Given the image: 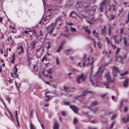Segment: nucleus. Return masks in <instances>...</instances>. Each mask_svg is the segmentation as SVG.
Masks as SVG:
<instances>
[{
  "instance_id": "obj_1",
  "label": "nucleus",
  "mask_w": 129,
  "mask_h": 129,
  "mask_svg": "<svg viewBox=\"0 0 129 129\" xmlns=\"http://www.w3.org/2000/svg\"><path fill=\"white\" fill-rule=\"evenodd\" d=\"M92 67L91 69V71L90 73V76L89 78V80L93 86H94V85L97 86V83L98 82V79H100L101 78L100 76H101V74L102 72V71H101V70L102 69V67L101 66L99 68L98 72L97 73H96L95 75L93 74V72L92 70Z\"/></svg>"
},
{
  "instance_id": "obj_2",
  "label": "nucleus",
  "mask_w": 129,
  "mask_h": 129,
  "mask_svg": "<svg viewBox=\"0 0 129 129\" xmlns=\"http://www.w3.org/2000/svg\"><path fill=\"white\" fill-rule=\"evenodd\" d=\"M83 60L84 61L83 63V67H84L86 65L90 64L91 65L94 61V59L90 56L86 57V56L85 55Z\"/></svg>"
},
{
  "instance_id": "obj_3",
  "label": "nucleus",
  "mask_w": 129,
  "mask_h": 129,
  "mask_svg": "<svg viewBox=\"0 0 129 129\" xmlns=\"http://www.w3.org/2000/svg\"><path fill=\"white\" fill-rule=\"evenodd\" d=\"M110 0H106L104 1H103L101 4V6L100 7V11L101 12L103 11V7L105 5L106 10H108L109 11H110L111 7L110 6Z\"/></svg>"
},
{
  "instance_id": "obj_4",
  "label": "nucleus",
  "mask_w": 129,
  "mask_h": 129,
  "mask_svg": "<svg viewBox=\"0 0 129 129\" xmlns=\"http://www.w3.org/2000/svg\"><path fill=\"white\" fill-rule=\"evenodd\" d=\"M86 79V76L83 74L78 76L76 78V81L77 83H80Z\"/></svg>"
},
{
  "instance_id": "obj_5",
  "label": "nucleus",
  "mask_w": 129,
  "mask_h": 129,
  "mask_svg": "<svg viewBox=\"0 0 129 129\" xmlns=\"http://www.w3.org/2000/svg\"><path fill=\"white\" fill-rule=\"evenodd\" d=\"M56 24L55 23H52L51 25H50L49 27H48L47 28V29L48 30L49 28H50V30L49 31V33L51 34L53 32Z\"/></svg>"
},
{
  "instance_id": "obj_6",
  "label": "nucleus",
  "mask_w": 129,
  "mask_h": 129,
  "mask_svg": "<svg viewBox=\"0 0 129 129\" xmlns=\"http://www.w3.org/2000/svg\"><path fill=\"white\" fill-rule=\"evenodd\" d=\"M89 93H91V92L87 90H85L84 91L83 93L82 94L79 96H78L76 98V99L77 100H79L80 98H83L84 96L86 94Z\"/></svg>"
},
{
  "instance_id": "obj_7",
  "label": "nucleus",
  "mask_w": 129,
  "mask_h": 129,
  "mask_svg": "<svg viewBox=\"0 0 129 129\" xmlns=\"http://www.w3.org/2000/svg\"><path fill=\"white\" fill-rule=\"evenodd\" d=\"M115 42L117 43V44L119 43L121 40V39L119 37H118L117 36H114L113 37Z\"/></svg>"
},
{
  "instance_id": "obj_8",
  "label": "nucleus",
  "mask_w": 129,
  "mask_h": 129,
  "mask_svg": "<svg viewBox=\"0 0 129 129\" xmlns=\"http://www.w3.org/2000/svg\"><path fill=\"white\" fill-rule=\"evenodd\" d=\"M116 59H115V61H118L120 63H122L123 61V59L122 57L120 56H115Z\"/></svg>"
},
{
  "instance_id": "obj_9",
  "label": "nucleus",
  "mask_w": 129,
  "mask_h": 129,
  "mask_svg": "<svg viewBox=\"0 0 129 129\" xmlns=\"http://www.w3.org/2000/svg\"><path fill=\"white\" fill-rule=\"evenodd\" d=\"M113 75L116 76V73L118 72V69L116 67H113Z\"/></svg>"
},
{
  "instance_id": "obj_10",
  "label": "nucleus",
  "mask_w": 129,
  "mask_h": 129,
  "mask_svg": "<svg viewBox=\"0 0 129 129\" xmlns=\"http://www.w3.org/2000/svg\"><path fill=\"white\" fill-rule=\"evenodd\" d=\"M64 42H62L60 43L58 48L57 49L56 52H59L60 51L61 48L64 45Z\"/></svg>"
},
{
  "instance_id": "obj_11",
  "label": "nucleus",
  "mask_w": 129,
  "mask_h": 129,
  "mask_svg": "<svg viewBox=\"0 0 129 129\" xmlns=\"http://www.w3.org/2000/svg\"><path fill=\"white\" fill-rule=\"evenodd\" d=\"M103 53L105 54L108 57H109L110 55L112 53L111 51L110 50L108 52L104 50L103 51Z\"/></svg>"
},
{
  "instance_id": "obj_12",
  "label": "nucleus",
  "mask_w": 129,
  "mask_h": 129,
  "mask_svg": "<svg viewBox=\"0 0 129 129\" xmlns=\"http://www.w3.org/2000/svg\"><path fill=\"white\" fill-rule=\"evenodd\" d=\"M129 80V79H127L123 82V86L124 87H127L128 86V82Z\"/></svg>"
},
{
  "instance_id": "obj_13",
  "label": "nucleus",
  "mask_w": 129,
  "mask_h": 129,
  "mask_svg": "<svg viewBox=\"0 0 129 129\" xmlns=\"http://www.w3.org/2000/svg\"><path fill=\"white\" fill-rule=\"evenodd\" d=\"M17 49L20 51L18 52L19 54H20L21 53H23L24 51L23 48V47L21 46H19L17 48Z\"/></svg>"
},
{
  "instance_id": "obj_14",
  "label": "nucleus",
  "mask_w": 129,
  "mask_h": 129,
  "mask_svg": "<svg viewBox=\"0 0 129 129\" xmlns=\"http://www.w3.org/2000/svg\"><path fill=\"white\" fill-rule=\"evenodd\" d=\"M70 107L76 113L77 112L78 109L76 107L73 105H70Z\"/></svg>"
},
{
  "instance_id": "obj_15",
  "label": "nucleus",
  "mask_w": 129,
  "mask_h": 129,
  "mask_svg": "<svg viewBox=\"0 0 129 129\" xmlns=\"http://www.w3.org/2000/svg\"><path fill=\"white\" fill-rule=\"evenodd\" d=\"M108 30L107 29H106V27L105 26H104V28L102 29V33L105 36L107 32H108Z\"/></svg>"
},
{
  "instance_id": "obj_16",
  "label": "nucleus",
  "mask_w": 129,
  "mask_h": 129,
  "mask_svg": "<svg viewBox=\"0 0 129 129\" xmlns=\"http://www.w3.org/2000/svg\"><path fill=\"white\" fill-rule=\"evenodd\" d=\"M82 28L86 32H87L88 34H90L91 32L90 30L87 28V27H83Z\"/></svg>"
},
{
  "instance_id": "obj_17",
  "label": "nucleus",
  "mask_w": 129,
  "mask_h": 129,
  "mask_svg": "<svg viewBox=\"0 0 129 129\" xmlns=\"http://www.w3.org/2000/svg\"><path fill=\"white\" fill-rule=\"evenodd\" d=\"M36 44V42H33L30 45V48L31 49H34L35 47V45Z\"/></svg>"
},
{
  "instance_id": "obj_18",
  "label": "nucleus",
  "mask_w": 129,
  "mask_h": 129,
  "mask_svg": "<svg viewBox=\"0 0 129 129\" xmlns=\"http://www.w3.org/2000/svg\"><path fill=\"white\" fill-rule=\"evenodd\" d=\"M123 39L124 40V45L126 46H127V45H129V43H127V42L128 40L127 39L126 37H124L123 38Z\"/></svg>"
},
{
  "instance_id": "obj_19",
  "label": "nucleus",
  "mask_w": 129,
  "mask_h": 129,
  "mask_svg": "<svg viewBox=\"0 0 129 129\" xmlns=\"http://www.w3.org/2000/svg\"><path fill=\"white\" fill-rule=\"evenodd\" d=\"M59 126L57 122H55L54 124L53 129H58Z\"/></svg>"
},
{
  "instance_id": "obj_20",
  "label": "nucleus",
  "mask_w": 129,
  "mask_h": 129,
  "mask_svg": "<svg viewBox=\"0 0 129 129\" xmlns=\"http://www.w3.org/2000/svg\"><path fill=\"white\" fill-rule=\"evenodd\" d=\"M106 78L108 81V82H109L111 81L110 79V76L109 75V73L107 74L106 75Z\"/></svg>"
},
{
  "instance_id": "obj_21",
  "label": "nucleus",
  "mask_w": 129,
  "mask_h": 129,
  "mask_svg": "<svg viewBox=\"0 0 129 129\" xmlns=\"http://www.w3.org/2000/svg\"><path fill=\"white\" fill-rule=\"evenodd\" d=\"M129 117L128 116L127 118H122V120L123 121L124 123H125L129 121Z\"/></svg>"
},
{
  "instance_id": "obj_22",
  "label": "nucleus",
  "mask_w": 129,
  "mask_h": 129,
  "mask_svg": "<svg viewBox=\"0 0 129 129\" xmlns=\"http://www.w3.org/2000/svg\"><path fill=\"white\" fill-rule=\"evenodd\" d=\"M106 38L107 40L108 44L109 46H111L112 44L111 42L107 37H106Z\"/></svg>"
},
{
  "instance_id": "obj_23",
  "label": "nucleus",
  "mask_w": 129,
  "mask_h": 129,
  "mask_svg": "<svg viewBox=\"0 0 129 129\" xmlns=\"http://www.w3.org/2000/svg\"><path fill=\"white\" fill-rule=\"evenodd\" d=\"M29 127L30 129H36L35 126L31 123H29Z\"/></svg>"
},
{
  "instance_id": "obj_24",
  "label": "nucleus",
  "mask_w": 129,
  "mask_h": 129,
  "mask_svg": "<svg viewBox=\"0 0 129 129\" xmlns=\"http://www.w3.org/2000/svg\"><path fill=\"white\" fill-rule=\"evenodd\" d=\"M47 73L48 74H51L52 73V71L51 69H49L47 70Z\"/></svg>"
},
{
  "instance_id": "obj_25",
  "label": "nucleus",
  "mask_w": 129,
  "mask_h": 129,
  "mask_svg": "<svg viewBox=\"0 0 129 129\" xmlns=\"http://www.w3.org/2000/svg\"><path fill=\"white\" fill-rule=\"evenodd\" d=\"M92 33L94 35V36L98 38V35L97 33H96L95 32V30H94L93 32H92Z\"/></svg>"
},
{
  "instance_id": "obj_26",
  "label": "nucleus",
  "mask_w": 129,
  "mask_h": 129,
  "mask_svg": "<svg viewBox=\"0 0 129 129\" xmlns=\"http://www.w3.org/2000/svg\"><path fill=\"white\" fill-rule=\"evenodd\" d=\"M97 104V102H94L92 103L91 104V107L93 106H94Z\"/></svg>"
},
{
  "instance_id": "obj_27",
  "label": "nucleus",
  "mask_w": 129,
  "mask_h": 129,
  "mask_svg": "<svg viewBox=\"0 0 129 129\" xmlns=\"http://www.w3.org/2000/svg\"><path fill=\"white\" fill-rule=\"evenodd\" d=\"M78 121V120L76 118H75L74 119L73 121V123L74 124H76Z\"/></svg>"
},
{
  "instance_id": "obj_28",
  "label": "nucleus",
  "mask_w": 129,
  "mask_h": 129,
  "mask_svg": "<svg viewBox=\"0 0 129 129\" xmlns=\"http://www.w3.org/2000/svg\"><path fill=\"white\" fill-rule=\"evenodd\" d=\"M128 73V72L127 71H125L123 73H121L120 74V75L122 76H125Z\"/></svg>"
},
{
  "instance_id": "obj_29",
  "label": "nucleus",
  "mask_w": 129,
  "mask_h": 129,
  "mask_svg": "<svg viewBox=\"0 0 129 129\" xmlns=\"http://www.w3.org/2000/svg\"><path fill=\"white\" fill-rule=\"evenodd\" d=\"M46 46H48L47 47V49H49L50 48V44L49 43H46Z\"/></svg>"
},
{
  "instance_id": "obj_30",
  "label": "nucleus",
  "mask_w": 129,
  "mask_h": 129,
  "mask_svg": "<svg viewBox=\"0 0 129 129\" xmlns=\"http://www.w3.org/2000/svg\"><path fill=\"white\" fill-rule=\"evenodd\" d=\"M64 105H69L70 104V103L66 101H64Z\"/></svg>"
},
{
  "instance_id": "obj_31",
  "label": "nucleus",
  "mask_w": 129,
  "mask_h": 129,
  "mask_svg": "<svg viewBox=\"0 0 129 129\" xmlns=\"http://www.w3.org/2000/svg\"><path fill=\"white\" fill-rule=\"evenodd\" d=\"M15 70L14 71V73L15 74H16V73L17 71L18 70L17 68H16V66L15 67Z\"/></svg>"
},
{
  "instance_id": "obj_32",
  "label": "nucleus",
  "mask_w": 129,
  "mask_h": 129,
  "mask_svg": "<svg viewBox=\"0 0 129 129\" xmlns=\"http://www.w3.org/2000/svg\"><path fill=\"white\" fill-rule=\"evenodd\" d=\"M112 29V27L111 26H110L109 27V35H110V33H111V30Z\"/></svg>"
},
{
  "instance_id": "obj_33",
  "label": "nucleus",
  "mask_w": 129,
  "mask_h": 129,
  "mask_svg": "<svg viewBox=\"0 0 129 129\" xmlns=\"http://www.w3.org/2000/svg\"><path fill=\"white\" fill-rule=\"evenodd\" d=\"M71 30L72 31H74L75 32H76V29L74 27H71Z\"/></svg>"
},
{
  "instance_id": "obj_34",
  "label": "nucleus",
  "mask_w": 129,
  "mask_h": 129,
  "mask_svg": "<svg viewBox=\"0 0 129 129\" xmlns=\"http://www.w3.org/2000/svg\"><path fill=\"white\" fill-rule=\"evenodd\" d=\"M56 61L57 64H59V62L58 58H56Z\"/></svg>"
},
{
  "instance_id": "obj_35",
  "label": "nucleus",
  "mask_w": 129,
  "mask_h": 129,
  "mask_svg": "<svg viewBox=\"0 0 129 129\" xmlns=\"http://www.w3.org/2000/svg\"><path fill=\"white\" fill-rule=\"evenodd\" d=\"M120 49L119 48H118L117 49H116V55L118 54V53L119 52Z\"/></svg>"
},
{
  "instance_id": "obj_36",
  "label": "nucleus",
  "mask_w": 129,
  "mask_h": 129,
  "mask_svg": "<svg viewBox=\"0 0 129 129\" xmlns=\"http://www.w3.org/2000/svg\"><path fill=\"white\" fill-rule=\"evenodd\" d=\"M15 116L16 119H17V110L15 111Z\"/></svg>"
},
{
  "instance_id": "obj_37",
  "label": "nucleus",
  "mask_w": 129,
  "mask_h": 129,
  "mask_svg": "<svg viewBox=\"0 0 129 129\" xmlns=\"http://www.w3.org/2000/svg\"><path fill=\"white\" fill-rule=\"evenodd\" d=\"M63 88L64 90V91L65 92H66V91L67 90H69V89L67 87H66V86H64L63 87Z\"/></svg>"
},
{
  "instance_id": "obj_38",
  "label": "nucleus",
  "mask_w": 129,
  "mask_h": 129,
  "mask_svg": "<svg viewBox=\"0 0 129 129\" xmlns=\"http://www.w3.org/2000/svg\"><path fill=\"white\" fill-rule=\"evenodd\" d=\"M116 117V115H113L112 116V119H114Z\"/></svg>"
},
{
  "instance_id": "obj_39",
  "label": "nucleus",
  "mask_w": 129,
  "mask_h": 129,
  "mask_svg": "<svg viewBox=\"0 0 129 129\" xmlns=\"http://www.w3.org/2000/svg\"><path fill=\"white\" fill-rule=\"evenodd\" d=\"M123 29H120V34H122L123 32Z\"/></svg>"
},
{
  "instance_id": "obj_40",
  "label": "nucleus",
  "mask_w": 129,
  "mask_h": 129,
  "mask_svg": "<svg viewBox=\"0 0 129 129\" xmlns=\"http://www.w3.org/2000/svg\"><path fill=\"white\" fill-rule=\"evenodd\" d=\"M128 110V108L126 107L124 108V111L126 112L127 111V110Z\"/></svg>"
},
{
  "instance_id": "obj_41",
  "label": "nucleus",
  "mask_w": 129,
  "mask_h": 129,
  "mask_svg": "<svg viewBox=\"0 0 129 129\" xmlns=\"http://www.w3.org/2000/svg\"><path fill=\"white\" fill-rule=\"evenodd\" d=\"M46 59V57L45 56H44L42 59V61H44V60Z\"/></svg>"
},
{
  "instance_id": "obj_42",
  "label": "nucleus",
  "mask_w": 129,
  "mask_h": 129,
  "mask_svg": "<svg viewBox=\"0 0 129 129\" xmlns=\"http://www.w3.org/2000/svg\"><path fill=\"white\" fill-rule=\"evenodd\" d=\"M37 66L36 65H34V70L35 71H36V69L37 70Z\"/></svg>"
},
{
  "instance_id": "obj_43",
  "label": "nucleus",
  "mask_w": 129,
  "mask_h": 129,
  "mask_svg": "<svg viewBox=\"0 0 129 129\" xmlns=\"http://www.w3.org/2000/svg\"><path fill=\"white\" fill-rule=\"evenodd\" d=\"M98 47L99 48H101V44H100V42H99V43H98Z\"/></svg>"
},
{
  "instance_id": "obj_44",
  "label": "nucleus",
  "mask_w": 129,
  "mask_h": 129,
  "mask_svg": "<svg viewBox=\"0 0 129 129\" xmlns=\"http://www.w3.org/2000/svg\"><path fill=\"white\" fill-rule=\"evenodd\" d=\"M12 40L11 37L9 38H8V41L9 42H11Z\"/></svg>"
},
{
  "instance_id": "obj_45",
  "label": "nucleus",
  "mask_w": 129,
  "mask_h": 129,
  "mask_svg": "<svg viewBox=\"0 0 129 129\" xmlns=\"http://www.w3.org/2000/svg\"><path fill=\"white\" fill-rule=\"evenodd\" d=\"M15 59V55L14 54L12 56V59L14 60Z\"/></svg>"
},
{
  "instance_id": "obj_46",
  "label": "nucleus",
  "mask_w": 129,
  "mask_h": 129,
  "mask_svg": "<svg viewBox=\"0 0 129 129\" xmlns=\"http://www.w3.org/2000/svg\"><path fill=\"white\" fill-rule=\"evenodd\" d=\"M111 46L113 49H115L116 48V47L115 46L113 45V44H112L111 45Z\"/></svg>"
},
{
  "instance_id": "obj_47",
  "label": "nucleus",
  "mask_w": 129,
  "mask_h": 129,
  "mask_svg": "<svg viewBox=\"0 0 129 129\" xmlns=\"http://www.w3.org/2000/svg\"><path fill=\"white\" fill-rule=\"evenodd\" d=\"M114 122H112V123H111V126H110V128H112L113 127V126H114Z\"/></svg>"
},
{
  "instance_id": "obj_48",
  "label": "nucleus",
  "mask_w": 129,
  "mask_h": 129,
  "mask_svg": "<svg viewBox=\"0 0 129 129\" xmlns=\"http://www.w3.org/2000/svg\"><path fill=\"white\" fill-rule=\"evenodd\" d=\"M74 13H75V14H76V15L78 16V15H77V14H76V13H75V12H72L71 13V15H70V16H72V14H73Z\"/></svg>"
},
{
  "instance_id": "obj_49",
  "label": "nucleus",
  "mask_w": 129,
  "mask_h": 129,
  "mask_svg": "<svg viewBox=\"0 0 129 129\" xmlns=\"http://www.w3.org/2000/svg\"><path fill=\"white\" fill-rule=\"evenodd\" d=\"M61 114L63 116H64L65 115V113L64 112H61Z\"/></svg>"
},
{
  "instance_id": "obj_50",
  "label": "nucleus",
  "mask_w": 129,
  "mask_h": 129,
  "mask_svg": "<svg viewBox=\"0 0 129 129\" xmlns=\"http://www.w3.org/2000/svg\"><path fill=\"white\" fill-rule=\"evenodd\" d=\"M52 87L55 88H57V86L56 85H52Z\"/></svg>"
},
{
  "instance_id": "obj_51",
  "label": "nucleus",
  "mask_w": 129,
  "mask_h": 129,
  "mask_svg": "<svg viewBox=\"0 0 129 129\" xmlns=\"http://www.w3.org/2000/svg\"><path fill=\"white\" fill-rule=\"evenodd\" d=\"M7 100L8 102H9L10 101V99L9 98H7Z\"/></svg>"
},
{
  "instance_id": "obj_52",
  "label": "nucleus",
  "mask_w": 129,
  "mask_h": 129,
  "mask_svg": "<svg viewBox=\"0 0 129 129\" xmlns=\"http://www.w3.org/2000/svg\"><path fill=\"white\" fill-rule=\"evenodd\" d=\"M61 19L60 18H58L56 21V22H57L58 21L60 22L61 21Z\"/></svg>"
},
{
  "instance_id": "obj_53",
  "label": "nucleus",
  "mask_w": 129,
  "mask_h": 129,
  "mask_svg": "<svg viewBox=\"0 0 129 129\" xmlns=\"http://www.w3.org/2000/svg\"><path fill=\"white\" fill-rule=\"evenodd\" d=\"M26 52H27V53L28 56V57H29L30 53L27 50H26Z\"/></svg>"
},
{
  "instance_id": "obj_54",
  "label": "nucleus",
  "mask_w": 129,
  "mask_h": 129,
  "mask_svg": "<svg viewBox=\"0 0 129 129\" xmlns=\"http://www.w3.org/2000/svg\"><path fill=\"white\" fill-rule=\"evenodd\" d=\"M88 129H97V128H92L91 127H88Z\"/></svg>"
},
{
  "instance_id": "obj_55",
  "label": "nucleus",
  "mask_w": 129,
  "mask_h": 129,
  "mask_svg": "<svg viewBox=\"0 0 129 129\" xmlns=\"http://www.w3.org/2000/svg\"><path fill=\"white\" fill-rule=\"evenodd\" d=\"M94 10V11L97 9V8L95 6L93 7L92 8Z\"/></svg>"
},
{
  "instance_id": "obj_56",
  "label": "nucleus",
  "mask_w": 129,
  "mask_h": 129,
  "mask_svg": "<svg viewBox=\"0 0 129 129\" xmlns=\"http://www.w3.org/2000/svg\"><path fill=\"white\" fill-rule=\"evenodd\" d=\"M104 85L106 88H108L109 86L108 84H106L105 83L104 84Z\"/></svg>"
},
{
  "instance_id": "obj_57",
  "label": "nucleus",
  "mask_w": 129,
  "mask_h": 129,
  "mask_svg": "<svg viewBox=\"0 0 129 129\" xmlns=\"http://www.w3.org/2000/svg\"><path fill=\"white\" fill-rule=\"evenodd\" d=\"M41 126L43 129H44V125L42 124H41Z\"/></svg>"
},
{
  "instance_id": "obj_58",
  "label": "nucleus",
  "mask_w": 129,
  "mask_h": 129,
  "mask_svg": "<svg viewBox=\"0 0 129 129\" xmlns=\"http://www.w3.org/2000/svg\"><path fill=\"white\" fill-rule=\"evenodd\" d=\"M28 32V31L27 30H25L24 33L26 34H27Z\"/></svg>"
},
{
  "instance_id": "obj_59",
  "label": "nucleus",
  "mask_w": 129,
  "mask_h": 129,
  "mask_svg": "<svg viewBox=\"0 0 129 129\" xmlns=\"http://www.w3.org/2000/svg\"><path fill=\"white\" fill-rule=\"evenodd\" d=\"M10 43L11 44V45L12 46V44H13V43H14V42L13 41V40H12L11 42H10Z\"/></svg>"
},
{
  "instance_id": "obj_60",
  "label": "nucleus",
  "mask_w": 129,
  "mask_h": 129,
  "mask_svg": "<svg viewBox=\"0 0 129 129\" xmlns=\"http://www.w3.org/2000/svg\"><path fill=\"white\" fill-rule=\"evenodd\" d=\"M78 66H79L80 67H81V63L80 62L78 63Z\"/></svg>"
},
{
  "instance_id": "obj_61",
  "label": "nucleus",
  "mask_w": 129,
  "mask_h": 129,
  "mask_svg": "<svg viewBox=\"0 0 129 129\" xmlns=\"http://www.w3.org/2000/svg\"><path fill=\"white\" fill-rule=\"evenodd\" d=\"M71 49H69L68 50L66 51V53H67V52H71Z\"/></svg>"
},
{
  "instance_id": "obj_62",
  "label": "nucleus",
  "mask_w": 129,
  "mask_h": 129,
  "mask_svg": "<svg viewBox=\"0 0 129 129\" xmlns=\"http://www.w3.org/2000/svg\"><path fill=\"white\" fill-rule=\"evenodd\" d=\"M67 24L68 25L71 26L72 25V23H67Z\"/></svg>"
},
{
  "instance_id": "obj_63",
  "label": "nucleus",
  "mask_w": 129,
  "mask_h": 129,
  "mask_svg": "<svg viewBox=\"0 0 129 129\" xmlns=\"http://www.w3.org/2000/svg\"><path fill=\"white\" fill-rule=\"evenodd\" d=\"M10 115V116L12 118V119H13V115H12V114Z\"/></svg>"
},
{
  "instance_id": "obj_64",
  "label": "nucleus",
  "mask_w": 129,
  "mask_h": 129,
  "mask_svg": "<svg viewBox=\"0 0 129 129\" xmlns=\"http://www.w3.org/2000/svg\"><path fill=\"white\" fill-rule=\"evenodd\" d=\"M127 20L128 21L129 20V13H128V17H127Z\"/></svg>"
}]
</instances>
